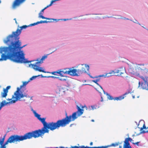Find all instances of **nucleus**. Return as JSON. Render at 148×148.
Masks as SVG:
<instances>
[{
	"instance_id": "f257e3e1",
	"label": "nucleus",
	"mask_w": 148,
	"mask_h": 148,
	"mask_svg": "<svg viewBox=\"0 0 148 148\" xmlns=\"http://www.w3.org/2000/svg\"><path fill=\"white\" fill-rule=\"evenodd\" d=\"M14 45H10L8 47H1L0 53L1 54L0 61L10 60L13 62L18 63H27L31 62L25 58V54L22 52L16 50V47H14Z\"/></svg>"
},
{
	"instance_id": "f03ea898",
	"label": "nucleus",
	"mask_w": 148,
	"mask_h": 148,
	"mask_svg": "<svg viewBox=\"0 0 148 148\" xmlns=\"http://www.w3.org/2000/svg\"><path fill=\"white\" fill-rule=\"evenodd\" d=\"M30 26V25L27 26L24 25L21 27L20 29H18L16 30L14 32H13L12 34L9 35L6 38V39L4 40V42L5 43H8V42H11L10 45H14V47L15 46L16 47V50L18 52H22L23 53V51H21V49L25 47L26 45H24L21 47V42L19 39V35L21 34L22 30L23 29H25L27 27Z\"/></svg>"
},
{
	"instance_id": "7ed1b4c3",
	"label": "nucleus",
	"mask_w": 148,
	"mask_h": 148,
	"mask_svg": "<svg viewBox=\"0 0 148 148\" xmlns=\"http://www.w3.org/2000/svg\"><path fill=\"white\" fill-rule=\"evenodd\" d=\"M65 115L66 116L65 118L59 120L55 123L51 122L50 124L51 130L58 129L60 127H64L71 121H74L76 119L75 113H73L72 115L68 116L67 113L66 112Z\"/></svg>"
},
{
	"instance_id": "20e7f679",
	"label": "nucleus",
	"mask_w": 148,
	"mask_h": 148,
	"mask_svg": "<svg viewBox=\"0 0 148 148\" xmlns=\"http://www.w3.org/2000/svg\"><path fill=\"white\" fill-rule=\"evenodd\" d=\"M45 118H40L38 120L40 121L43 125V127L41 130L39 129L36 130L32 132H29L31 134L32 137L35 138L38 137L40 136L43 135L45 133H48L49 132V129L51 130L50 124L51 122L47 123L45 121Z\"/></svg>"
},
{
	"instance_id": "39448f33",
	"label": "nucleus",
	"mask_w": 148,
	"mask_h": 148,
	"mask_svg": "<svg viewBox=\"0 0 148 148\" xmlns=\"http://www.w3.org/2000/svg\"><path fill=\"white\" fill-rule=\"evenodd\" d=\"M31 134L29 132H28L23 136H19L17 135H12L8 138L6 141V143H14L16 142L30 139L32 137Z\"/></svg>"
},
{
	"instance_id": "423d86ee",
	"label": "nucleus",
	"mask_w": 148,
	"mask_h": 148,
	"mask_svg": "<svg viewBox=\"0 0 148 148\" xmlns=\"http://www.w3.org/2000/svg\"><path fill=\"white\" fill-rule=\"evenodd\" d=\"M28 83V82H23L22 85L20 86V87L17 88V90L14 93V95L15 96L16 100H12L13 102L14 103L16 101L18 100H20L21 98H23L24 97H27V95L23 93L21 90V89L24 86H25Z\"/></svg>"
},
{
	"instance_id": "0eeeda50",
	"label": "nucleus",
	"mask_w": 148,
	"mask_h": 148,
	"mask_svg": "<svg viewBox=\"0 0 148 148\" xmlns=\"http://www.w3.org/2000/svg\"><path fill=\"white\" fill-rule=\"evenodd\" d=\"M47 58V56H44L40 60L39 59H37L36 61H38V62H36L35 64H31L30 65L32 66L33 68L35 70L46 73L47 72L45 71L44 70H42V68L39 67V66H40V64L43 63V61Z\"/></svg>"
},
{
	"instance_id": "6e6552de",
	"label": "nucleus",
	"mask_w": 148,
	"mask_h": 148,
	"mask_svg": "<svg viewBox=\"0 0 148 148\" xmlns=\"http://www.w3.org/2000/svg\"><path fill=\"white\" fill-rule=\"evenodd\" d=\"M116 73H119V74H118V75H119V74L120 75H121L122 74H123L124 73H125V69H123V68H120L119 70H117L116 72H114V71H111L110 72L106 73L105 75H100L98 77H95V78H97L98 77L103 76H104L105 77H108L112 75H111L113 73L114 74Z\"/></svg>"
},
{
	"instance_id": "1a4fd4ad",
	"label": "nucleus",
	"mask_w": 148,
	"mask_h": 148,
	"mask_svg": "<svg viewBox=\"0 0 148 148\" xmlns=\"http://www.w3.org/2000/svg\"><path fill=\"white\" fill-rule=\"evenodd\" d=\"M84 106H82L81 105L80 106H77V110L76 112H75L74 113H76V119L77 118V114L78 116H79L81 115L84 112V110L83 109H81L80 108H84Z\"/></svg>"
},
{
	"instance_id": "9d476101",
	"label": "nucleus",
	"mask_w": 148,
	"mask_h": 148,
	"mask_svg": "<svg viewBox=\"0 0 148 148\" xmlns=\"http://www.w3.org/2000/svg\"><path fill=\"white\" fill-rule=\"evenodd\" d=\"M77 67L84 73H87L86 69L87 71H88L89 69V66L86 64L85 65L82 64L79 66Z\"/></svg>"
},
{
	"instance_id": "9b49d317",
	"label": "nucleus",
	"mask_w": 148,
	"mask_h": 148,
	"mask_svg": "<svg viewBox=\"0 0 148 148\" xmlns=\"http://www.w3.org/2000/svg\"><path fill=\"white\" fill-rule=\"evenodd\" d=\"M26 0H15L12 5V7L15 8L16 7L18 6L20 4L25 1Z\"/></svg>"
},
{
	"instance_id": "f8f14e48",
	"label": "nucleus",
	"mask_w": 148,
	"mask_h": 148,
	"mask_svg": "<svg viewBox=\"0 0 148 148\" xmlns=\"http://www.w3.org/2000/svg\"><path fill=\"white\" fill-rule=\"evenodd\" d=\"M99 79H97L95 80H93L92 81V82L95 83L96 84L98 85L99 86V88H98V89H96V90L99 93H101V91H103L104 94H105V91L103 90L101 86L97 83L98 82H99Z\"/></svg>"
},
{
	"instance_id": "ddd939ff",
	"label": "nucleus",
	"mask_w": 148,
	"mask_h": 148,
	"mask_svg": "<svg viewBox=\"0 0 148 148\" xmlns=\"http://www.w3.org/2000/svg\"><path fill=\"white\" fill-rule=\"evenodd\" d=\"M69 75L72 76H77V71L76 69H69Z\"/></svg>"
},
{
	"instance_id": "4468645a",
	"label": "nucleus",
	"mask_w": 148,
	"mask_h": 148,
	"mask_svg": "<svg viewBox=\"0 0 148 148\" xmlns=\"http://www.w3.org/2000/svg\"><path fill=\"white\" fill-rule=\"evenodd\" d=\"M64 148H101L100 147H89L87 146H85L84 145H82L80 146H71L70 148L68 147H66Z\"/></svg>"
},
{
	"instance_id": "2eb2a0df",
	"label": "nucleus",
	"mask_w": 148,
	"mask_h": 148,
	"mask_svg": "<svg viewBox=\"0 0 148 148\" xmlns=\"http://www.w3.org/2000/svg\"><path fill=\"white\" fill-rule=\"evenodd\" d=\"M144 82H145L144 83H143L141 84V88L143 89L148 90V86L147 82H146L145 81Z\"/></svg>"
},
{
	"instance_id": "dca6fc26",
	"label": "nucleus",
	"mask_w": 148,
	"mask_h": 148,
	"mask_svg": "<svg viewBox=\"0 0 148 148\" xmlns=\"http://www.w3.org/2000/svg\"><path fill=\"white\" fill-rule=\"evenodd\" d=\"M127 94V93H126L122 96H120L119 97H115L114 98V100H121L122 99H123L124 98L125 95Z\"/></svg>"
},
{
	"instance_id": "f3484780",
	"label": "nucleus",
	"mask_w": 148,
	"mask_h": 148,
	"mask_svg": "<svg viewBox=\"0 0 148 148\" xmlns=\"http://www.w3.org/2000/svg\"><path fill=\"white\" fill-rule=\"evenodd\" d=\"M8 92L3 89V92L1 93V96L2 97H5L7 95V93Z\"/></svg>"
},
{
	"instance_id": "a211bd4d",
	"label": "nucleus",
	"mask_w": 148,
	"mask_h": 148,
	"mask_svg": "<svg viewBox=\"0 0 148 148\" xmlns=\"http://www.w3.org/2000/svg\"><path fill=\"white\" fill-rule=\"evenodd\" d=\"M69 69H64L62 71H60V72H61V73H62V75L63 74H69Z\"/></svg>"
},
{
	"instance_id": "6ab92c4d",
	"label": "nucleus",
	"mask_w": 148,
	"mask_h": 148,
	"mask_svg": "<svg viewBox=\"0 0 148 148\" xmlns=\"http://www.w3.org/2000/svg\"><path fill=\"white\" fill-rule=\"evenodd\" d=\"M140 77L144 81H145L146 82H147V85L148 86V77L145 76L144 77L143 76H141Z\"/></svg>"
},
{
	"instance_id": "aec40b11",
	"label": "nucleus",
	"mask_w": 148,
	"mask_h": 148,
	"mask_svg": "<svg viewBox=\"0 0 148 148\" xmlns=\"http://www.w3.org/2000/svg\"><path fill=\"white\" fill-rule=\"evenodd\" d=\"M51 77L52 78H56L58 79L59 80L61 81H66L67 80V78H64L63 77H54V76H51Z\"/></svg>"
},
{
	"instance_id": "412c9836",
	"label": "nucleus",
	"mask_w": 148,
	"mask_h": 148,
	"mask_svg": "<svg viewBox=\"0 0 148 148\" xmlns=\"http://www.w3.org/2000/svg\"><path fill=\"white\" fill-rule=\"evenodd\" d=\"M76 69L77 71V76H79L81 74L84 73L82 72L81 70L79 69L78 67Z\"/></svg>"
},
{
	"instance_id": "4be33fe9",
	"label": "nucleus",
	"mask_w": 148,
	"mask_h": 148,
	"mask_svg": "<svg viewBox=\"0 0 148 148\" xmlns=\"http://www.w3.org/2000/svg\"><path fill=\"white\" fill-rule=\"evenodd\" d=\"M51 74H52L57 75V74H58L60 75L61 76H62V73H61V72L60 71H54L51 73Z\"/></svg>"
},
{
	"instance_id": "5701e85b",
	"label": "nucleus",
	"mask_w": 148,
	"mask_h": 148,
	"mask_svg": "<svg viewBox=\"0 0 148 148\" xmlns=\"http://www.w3.org/2000/svg\"><path fill=\"white\" fill-rule=\"evenodd\" d=\"M8 102H6L5 101H2L0 104V107L2 108L5 105L8 104Z\"/></svg>"
},
{
	"instance_id": "b1692460",
	"label": "nucleus",
	"mask_w": 148,
	"mask_h": 148,
	"mask_svg": "<svg viewBox=\"0 0 148 148\" xmlns=\"http://www.w3.org/2000/svg\"><path fill=\"white\" fill-rule=\"evenodd\" d=\"M106 95L108 96V99L110 100H112V99H113L114 98L110 95L109 94L107 93H106Z\"/></svg>"
},
{
	"instance_id": "393cba45",
	"label": "nucleus",
	"mask_w": 148,
	"mask_h": 148,
	"mask_svg": "<svg viewBox=\"0 0 148 148\" xmlns=\"http://www.w3.org/2000/svg\"><path fill=\"white\" fill-rule=\"evenodd\" d=\"M34 113L35 115V116L37 118V119H39L40 117V115L39 114H38L36 112H34Z\"/></svg>"
},
{
	"instance_id": "a878e982",
	"label": "nucleus",
	"mask_w": 148,
	"mask_h": 148,
	"mask_svg": "<svg viewBox=\"0 0 148 148\" xmlns=\"http://www.w3.org/2000/svg\"><path fill=\"white\" fill-rule=\"evenodd\" d=\"M8 143H6V141L5 143L4 144H2V145H1V146L0 147V148H6V145L8 144Z\"/></svg>"
},
{
	"instance_id": "bb28decb",
	"label": "nucleus",
	"mask_w": 148,
	"mask_h": 148,
	"mask_svg": "<svg viewBox=\"0 0 148 148\" xmlns=\"http://www.w3.org/2000/svg\"><path fill=\"white\" fill-rule=\"evenodd\" d=\"M111 147V145H108L107 146H101V147H100L101 148H110V147Z\"/></svg>"
},
{
	"instance_id": "cd10ccee",
	"label": "nucleus",
	"mask_w": 148,
	"mask_h": 148,
	"mask_svg": "<svg viewBox=\"0 0 148 148\" xmlns=\"http://www.w3.org/2000/svg\"><path fill=\"white\" fill-rule=\"evenodd\" d=\"M119 144V143H112L111 145H111V147L112 146L115 147L116 146H118Z\"/></svg>"
},
{
	"instance_id": "c85d7f7f",
	"label": "nucleus",
	"mask_w": 148,
	"mask_h": 148,
	"mask_svg": "<svg viewBox=\"0 0 148 148\" xmlns=\"http://www.w3.org/2000/svg\"><path fill=\"white\" fill-rule=\"evenodd\" d=\"M39 76H40V75H38V76H33V77H31V78H30L29 80H33V79H35V78H36L37 77Z\"/></svg>"
},
{
	"instance_id": "c756f323",
	"label": "nucleus",
	"mask_w": 148,
	"mask_h": 148,
	"mask_svg": "<svg viewBox=\"0 0 148 148\" xmlns=\"http://www.w3.org/2000/svg\"><path fill=\"white\" fill-rule=\"evenodd\" d=\"M147 128L145 126V124H144L143 125V126L142 127H141L140 129V130L141 131L143 129H146Z\"/></svg>"
},
{
	"instance_id": "7c9ffc66",
	"label": "nucleus",
	"mask_w": 148,
	"mask_h": 148,
	"mask_svg": "<svg viewBox=\"0 0 148 148\" xmlns=\"http://www.w3.org/2000/svg\"><path fill=\"white\" fill-rule=\"evenodd\" d=\"M11 87L10 86H7L5 89L4 88L3 89L8 92V90Z\"/></svg>"
},
{
	"instance_id": "2f4dec72",
	"label": "nucleus",
	"mask_w": 148,
	"mask_h": 148,
	"mask_svg": "<svg viewBox=\"0 0 148 148\" xmlns=\"http://www.w3.org/2000/svg\"><path fill=\"white\" fill-rule=\"evenodd\" d=\"M4 138H3L2 140L1 141H0V145H2V144H3V142H4Z\"/></svg>"
},
{
	"instance_id": "473e14b6",
	"label": "nucleus",
	"mask_w": 148,
	"mask_h": 148,
	"mask_svg": "<svg viewBox=\"0 0 148 148\" xmlns=\"http://www.w3.org/2000/svg\"><path fill=\"white\" fill-rule=\"evenodd\" d=\"M40 22L41 23H47V21H40Z\"/></svg>"
},
{
	"instance_id": "72a5a7b5",
	"label": "nucleus",
	"mask_w": 148,
	"mask_h": 148,
	"mask_svg": "<svg viewBox=\"0 0 148 148\" xmlns=\"http://www.w3.org/2000/svg\"><path fill=\"white\" fill-rule=\"evenodd\" d=\"M91 107L92 109V110H94L96 108L95 105L92 106H91Z\"/></svg>"
},
{
	"instance_id": "f704fd0d",
	"label": "nucleus",
	"mask_w": 148,
	"mask_h": 148,
	"mask_svg": "<svg viewBox=\"0 0 148 148\" xmlns=\"http://www.w3.org/2000/svg\"><path fill=\"white\" fill-rule=\"evenodd\" d=\"M147 128L148 129V127H147ZM146 132L148 133V130H147L146 131H143L142 132V133H144Z\"/></svg>"
},
{
	"instance_id": "c9c22d12",
	"label": "nucleus",
	"mask_w": 148,
	"mask_h": 148,
	"mask_svg": "<svg viewBox=\"0 0 148 148\" xmlns=\"http://www.w3.org/2000/svg\"><path fill=\"white\" fill-rule=\"evenodd\" d=\"M36 25H37V23H34L33 24H31L29 25L30 26H34Z\"/></svg>"
},
{
	"instance_id": "e433bc0d",
	"label": "nucleus",
	"mask_w": 148,
	"mask_h": 148,
	"mask_svg": "<svg viewBox=\"0 0 148 148\" xmlns=\"http://www.w3.org/2000/svg\"><path fill=\"white\" fill-rule=\"evenodd\" d=\"M129 141H130V142L132 141V139L130 138H126Z\"/></svg>"
},
{
	"instance_id": "4c0bfd02",
	"label": "nucleus",
	"mask_w": 148,
	"mask_h": 148,
	"mask_svg": "<svg viewBox=\"0 0 148 148\" xmlns=\"http://www.w3.org/2000/svg\"><path fill=\"white\" fill-rule=\"evenodd\" d=\"M139 142H137L135 143H133V144H136L137 145H138V144L139 143Z\"/></svg>"
},
{
	"instance_id": "58836bf2",
	"label": "nucleus",
	"mask_w": 148,
	"mask_h": 148,
	"mask_svg": "<svg viewBox=\"0 0 148 148\" xmlns=\"http://www.w3.org/2000/svg\"><path fill=\"white\" fill-rule=\"evenodd\" d=\"M14 20L15 21L16 23V24H17V22L16 18H15L14 19Z\"/></svg>"
},
{
	"instance_id": "ea45409f",
	"label": "nucleus",
	"mask_w": 148,
	"mask_h": 148,
	"mask_svg": "<svg viewBox=\"0 0 148 148\" xmlns=\"http://www.w3.org/2000/svg\"><path fill=\"white\" fill-rule=\"evenodd\" d=\"M36 23H37V24H39V23H41L40 22V21H38L37 22H36Z\"/></svg>"
},
{
	"instance_id": "a19ab883",
	"label": "nucleus",
	"mask_w": 148,
	"mask_h": 148,
	"mask_svg": "<svg viewBox=\"0 0 148 148\" xmlns=\"http://www.w3.org/2000/svg\"><path fill=\"white\" fill-rule=\"evenodd\" d=\"M93 145V143L92 142H91L90 143V145Z\"/></svg>"
},
{
	"instance_id": "79ce46f5",
	"label": "nucleus",
	"mask_w": 148,
	"mask_h": 148,
	"mask_svg": "<svg viewBox=\"0 0 148 148\" xmlns=\"http://www.w3.org/2000/svg\"><path fill=\"white\" fill-rule=\"evenodd\" d=\"M101 101H103V98H102V97H101Z\"/></svg>"
},
{
	"instance_id": "37998d69",
	"label": "nucleus",
	"mask_w": 148,
	"mask_h": 148,
	"mask_svg": "<svg viewBox=\"0 0 148 148\" xmlns=\"http://www.w3.org/2000/svg\"><path fill=\"white\" fill-rule=\"evenodd\" d=\"M122 146H120L119 147V148H121Z\"/></svg>"
},
{
	"instance_id": "c03bdc74",
	"label": "nucleus",
	"mask_w": 148,
	"mask_h": 148,
	"mask_svg": "<svg viewBox=\"0 0 148 148\" xmlns=\"http://www.w3.org/2000/svg\"><path fill=\"white\" fill-rule=\"evenodd\" d=\"M91 121H92V122H94V120L92 119L91 120Z\"/></svg>"
},
{
	"instance_id": "a18cd8bd",
	"label": "nucleus",
	"mask_w": 148,
	"mask_h": 148,
	"mask_svg": "<svg viewBox=\"0 0 148 148\" xmlns=\"http://www.w3.org/2000/svg\"><path fill=\"white\" fill-rule=\"evenodd\" d=\"M140 82H139V86H140Z\"/></svg>"
},
{
	"instance_id": "49530a36",
	"label": "nucleus",
	"mask_w": 148,
	"mask_h": 148,
	"mask_svg": "<svg viewBox=\"0 0 148 148\" xmlns=\"http://www.w3.org/2000/svg\"><path fill=\"white\" fill-rule=\"evenodd\" d=\"M8 100H11V99H7Z\"/></svg>"
},
{
	"instance_id": "de8ad7c7",
	"label": "nucleus",
	"mask_w": 148,
	"mask_h": 148,
	"mask_svg": "<svg viewBox=\"0 0 148 148\" xmlns=\"http://www.w3.org/2000/svg\"><path fill=\"white\" fill-rule=\"evenodd\" d=\"M1 108H2L1 107H0V110H1Z\"/></svg>"
},
{
	"instance_id": "09e8293b",
	"label": "nucleus",
	"mask_w": 148,
	"mask_h": 148,
	"mask_svg": "<svg viewBox=\"0 0 148 148\" xmlns=\"http://www.w3.org/2000/svg\"><path fill=\"white\" fill-rule=\"evenodd\" d=\"M1 3V1H0V3Z\"/></svg>"
},
{
	"instance_id": "8fccbe9b",
	"label": "nucleus",
	"mask_w": 148,
	"mask_h": 148,
	"mask_svg": "<svg viewBox=\"0 0 148 148\" xmlns=\"http://www.w3.org/2000/svg\"><path fill=\"white\" fill-rule=\"evenodd\" d=\"M0 1H1V0H0Z\"/></svg>"
}]
</instances>
